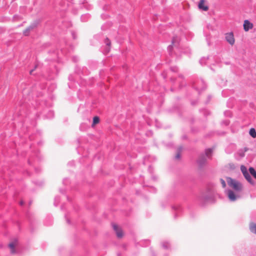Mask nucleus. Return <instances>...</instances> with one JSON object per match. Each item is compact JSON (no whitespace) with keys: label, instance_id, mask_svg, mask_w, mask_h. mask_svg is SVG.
Masks as SVG:
<instances>
[{"label":"nucleus","instance_id":"0eeeda50","mask_svg":"<svg viewBox=\"0 0 256 256\" xmlns=\"http://www.w3.org/2000/svg\"><path fill=\"white\" fill-rule=\"evenodd\" d=\"M198 8L202 9L204 11H207L208 9V6L204 4V0H201L198 4Z\"/></svg>","mask_w":256,"mask_h":256},{"label":"nucleus","instance_id":"4be33fe9","mask_svg":"<svg viewBox=\"0 0 256 256\" xmlns=\"http://www.w3.org/2000/svg\"><path fill=\"white\" fill-rule=\"evenodd\" d=\"M174 43V40H173L172 41V44H173Z\"/></svg>","mask_w":256,"mask_h":256},{"label":"nucleus","instance_id":"6e6552de","mask_svg":"<svg viewBox=\"0 0 256 256\" xmlns=\"http://www.w3.org/2000/svg\"><path fill=\"white\" fill-rule=\"evenodd\" d=\"M250 230L251 232L256 234V224L251 222L250 224Z\"/></svg>","mask_w":256,"mask_h":256},{"label":"nucleus","instance_id":"dca6fc26","mask_svg":"<svg viewBox=\"0 0 256 256\" xmlns=\"http://www.w3.org/2000/svg\"><path fill=\"white\" fill-rule=\"evenodd\" d=\"M105 42L107 46H108V51L109 52L110 50V44H111V42L110 41V40L109 39H108V38H106L105 40Z\"/></svg>","mask_w":256,"mask_h":256},{"label":"nucleus","instance_id":"6ab92c4d","mask_svg":"<svg viewBox=\"0 0 256 256\" xmlns=\"http://www.w3.org/2000/svg\"><path fill=\"white\" fill-rule=\"evenodd\" d=\"M228 166L232 170H234L235 168V166L232 164H229Z\"/></svg>","mask_w":256,"mask_h":256},{"label":"nucleus","instance_id":"423d86ee","mask_svg":"<svg viewBox=\"0 0 256 256\" xmlns=\"http://www.w3.org/2000/svg\"><path fill=\"white\" fill-rule=\"evenodd\" d=\"M17 245L18 241L16 240H14L13 242L10 243V244H8V247L10 248L11 254H14L16 253L15 248Z\"/></svg>","mask_w":256,"mask_h":256},{"label":"nucleus","instance_id":"20e7f679","mask_svg":"<svg viewBox=\"0 0 256 256\" xmlns=\"http://www.w3.org/2000/svg\"><path fill=\"white\" fill-rule=\"evenodd\" d=\"M253 24L248 20H244V29L245 32H248L250 30L253 28Z\"/></svg>","mask_w":256,"mask_h":256},{"label":"nucleus","instance_id":"39448f33","mask_svg":"<svg viewBox=\"0 0 256 256\" xmlns=\"http://www.w3.org/2000/svg\"><path fill=\"white\" fill-rule=\"evenodd\" d=\"M228 196L229 200L232 202L235 201L236 198L239 197V196H236L232 190H228Z\"/></svg>","mask_w":256,"mask_h":256},{"label":"nucleus","instance_id":"f3484780","mask_svg":"<svg viewBox=\"0 0 256 256\" xmlns=\"http://www.w3.org/2000/svg\"><path fill=\"white\" fill-rule=\"evenodd\" d=\"M220 182H221V184H222V187H223L224 188H226V184L225 181H224L223 179L221 178V179L220 180Z\"/></svg>","mask_w":256,"mask_h":256},{"label":"nucleus","instance_id":"4468645a","mask_svg":"<svg viewBox=\"0 0 256 256\" xmlns=\"http://www.w3.org/2000/svg\"><path fill=\"white\" fill-rule=\"evenodd\" d=\"M240 170H241V171L242 172L244 175L245 174H247L248 172V171H247L246 168L245 166H243V165L241 166Z\"/></svg>","mask_w":256,"mask_h":256},{"label":"nucleus","instance_id":"9b49d317","mask_svg":"<svg viewBox=\"0 0 256 256\" xmlns=\"http://www.w3.org/2000/svg\"><path fill=\"white\" fill-rule=\"evenodd\" d=\"M249 134L253 138H256V131L254 128L250 129Z\"/></svg>","mask_w":256,"mask_h":256},{"label":"nucleus","instance_id":"9d476101","mask_svg":"<svg viewBox=\"0 0 256 256\" xmlns=\"http://www.w3.org/2000/svg\"><path fill=\"white\" fill-rule=\"evenodd\" d=\"M244 178H246V179L250 184H254V182L252 181V178L250 176V174H248V172L247 174H245L244 175Z\"/></svg>","mask_w":256,"mask_h":256},{"label":"nucleus","instance_id":"f257e3e1","mask_svg":"<svg viewBox=\"0 0 256 256\" xmlns=\"http://www.w3.org/2000/svg\"><path fill=\"white\" fill-rule=\"evenodd\" d=\"M226 180L228 186L236 192H239L242 190L243 187L242 184L236 180L230 177H227Z\"/></svg>","mask_w":256,"mask_h":256},{"label":"nucleus","instance_id":"f03ea898","mask_svg":"<svg viewBox=\"0 0 256 256\" xmlns=\"http://www.w3.org/2000/svg\"><path fill=\"white\" fill-rule=\"evenodd\" d=\"M225 39L226 41L231 46L234 45L235 38L232 32H229L225 34Z\"/></svg>","mask_w":256,"mask_h":256},{"label":"nucleus","instance_id":"f8f14e48","mask_svg":"<svg viewBox=\"0 0 256 256\" xmlns=\"http://www.w3.org/2000/svg\"><path fill=\"white\" fill-rule=\"evenodd\" d=\"M250 172L252 175L254 176V178H256V171L253 168H249Z\"/></svg>","mask_w":256,"mask_h":256},{"label":"nucleus","instance_id":"a211bd4d","mask_svg":"<svg viewBox=\"0 0 256 256\" xmlns=\"http://www.w3.org/2000/svg\"><path fill=\"white\" fill-rule=\"evenodd\" d=\"M212 150L208 149L206 150V154L207 156H208L209 155H210L212 154Z\"/></svg>","mask_w":256,"mask_h":256},{"label":"nucleus","instance_id":"ddd939ff","mask_svg":"<svg viewBox=\"0 0 256 256\" xmlns=\"http://www.w3.org/2000/svg\"><path fill=\"white\" fill-rule=\"evenodd\" d=\"M206 161V160L205 158L202 156V157H201V158H199V160H198V162L199 163V164L200 166H202V165L203 164H204Z\"/></svg>","mask_w":256,"mask_h":256},{"label":"nucleus","instance_id":"2eb2a0df","mask_svg":"<svg viewBox=\"0 0 256 256\" xmlns=\"http://www.w3.org/2000/svg\"><path fill=\"white\" fill-rule=\"evenodd\" d=\"M32 29V26L28 27L27 28H26L24 31V34L25 36H28L29 34V32Z\"/></svg>","mask_w":256,"mask_h":256},{"label":"nucleus","instance_id":"7ed1b4c3","mask_svg":"<svg viewBox=\"0 0 256 256\" xmlns=\"http://www.w3.org/2000/svg\"><path fill=\"white\" fill-rule=\"evenodd\" d=\"M112 227L116 233V236L118 238H122L124 236V232L121 229L118 225L116 224H113Z\"/></svg>","mask_w":256,"mask_h":256},{"label":"nucleus","instance_id":"1a4fd4ad","mask_svg":"<svg viewBox=\"0 0 256 256\" xmlns=\"http://www.w3.org/2000/svg\"><path fill=\"white\" fill-rule=\"evenodd\" d=\"M99 122H100V118L97 116L94 117L92 126V128H94L96 124H98Z\"/></svg>","mask_w":256,"mask_h":256},{"label":"nucleus","instance_id":"412c9836","mask_svg":"<svg viewBox=\"0 0 256 256\" xmlns=\"http://www.w3.org/2000/svg\"><path fill=\"white\" fill-rule=\"evenodd\" d=\"M24 203V202L22 200V201L20 202V205H23Z\"/></svg>","mask_w":256,"mask_h":256},{"label":"nucleus","instance_id":"aec40b11","mask_svg":"<svg viewBox=\"0 0 256 256\" xmlns=\"http://www.w3.org/2000/svg\"><path fill=\"white\" fill-rule=\"evenodd\" d=\"M180 158V154L179 153L177 154L176 156V159H179Z\"/></svg>","mask_w":256,"mask_h":256}]
</instances>
